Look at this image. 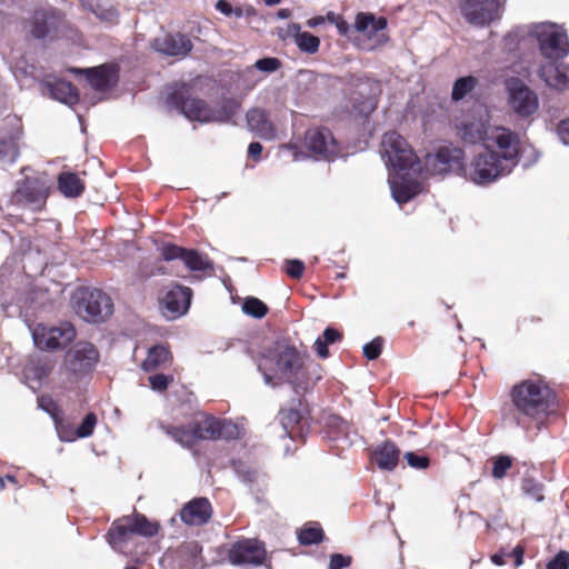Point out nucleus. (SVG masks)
<instances>
[{"label":"nucleus","instance_id":"nucleus-50","mask_svg":"<svg viewBox=\"0 0 569 569\" xmlns=\"http://www.w3.org/2000/svg\"><path fill=\"white\" fill-rule=\"evenodd\" d=\"M557 134L563 144L569 146V118L558 123Z\"/></svg>","mask_w":569,"mask_h":569},{"label":"nucleus","instance_id":"nucleus-8","mask_svg":"<svg viewBox=\"0 0 569 569\" xmlns=\"http://www.w3.org/2000/svg\"><path fill=\"white\" fill-rule=\"evenodd\" d=\"M180 109L192 121L227 122L238 112L239 104L236 101H227L222 106L212 109L203 100L187 98L181 101Z\"/></svg>","mask_w":569,"mask_h":569},{"label":"nucleus","instance_id":"nucleus-59","mask_svg":"<svg viewBox=\"0 0 569 569\" xmlns=\"http://www.w3.org/2000/svg\"><path fill=\"white\" fill-rule=\"evenodd\" d=\"M501 520V510L499 509L497 515L487 519V528H491L493 523H499Z\"/></svg>","mask_w":569,"mask_h":569},{"label":"nucleus","instance_id":"nucleus-30","mask_svg":"<svg viewBox=\"0 0 569 569\" xmlns=\"http://www.w3.org/2000/svg\"><path fill=\"white\" fill-rule=\"evenodd\" d=\"M171 362L170 351L162 345L153 346L149 349L147 358L143 360L141 368L144 371H154L167 367Z\"/></svg>","mask_w":569,"mask_h":569},{"label":"nucleus","instance_id":"nucleus-49","mask_svg":"<svg viewBox=\"0 0 569 569\" xmlns=\"http://www.w3.org/2000/svg\"><path fill=\"white\" fill-rule=\"evenodd\" d=\"M351 563V557L343 556L341 553H333L330 557L329 569H342L349 567Z\"/></svg>","mask_w":569,"mask_h":569},{"label":"nucleus","instance_id":"nucleus-37","mask_svg":"<svg viewBox=\"0 0 569 569\" xmlns=\"http://www.w3.org/2000/svg\"><path fill=\"white\" fill-rule=\"evenodd\" d=\"M18 157V143L14 137L0 139V161L12 163Z\"/></svg>","mask_w":569,"mask_h":569},{"label":"nucleus","instance_id":"nucleus-19","mask_svg":"<svg viewBox=\"0 0 569 569\" xmlns=\"http://www.w3.org/2000/svg\"><path fill=\"white\" fill-rule=\"evenodd\" d=\"M306 147L317 157L332 159L338 154L336 140L328 129H311L305 139Z\"/></svg>","mask_w":569,"mask_h":569},{"label":"nucleus","instance_id":"nucleus-6","mask_svg":"<svg viewBox=\"0 0 569 569\" xmlns=\"http://www.w3.org/2000/svg\"><path fill=\"white\" fill-rule=\"evenodd\" d=\"M72 300L76 312L86 321L99 322L112 313L110 297L99 289H79Z\"/></svg>","mask_w":569,"mask_h":569},{"label":"nucleus","instance_id":"nucleus-62","mask_svg":"<svg viewBox=\"0 0 569 569\" xmlns=\"http://www.w3.org/2000/svg\"><path fill=\"white\" fill-rule=\"evenodd\" d=\"M264 2L268 6H274V4H278L280 2V0H264Z\"/></svg>","mask_w":569,"mask_h":569},{"label":"nucleus","instance_id":"nucleus-26","mask_svg":"<svg viewBox=\"0 0 569 569\" xmlns=\"http://www.w3.org/2000/svg\"><path fill=\"white\" fill-rule=\"evenodd\" d=\"M80 72L86 74L89 84L99 92L107 91L117 81V70L112 66L102 64Z\"/></svg>","mask_w":569,"mask_h":569},{"label":"nucleus","instance_id":"nucleus-5","mask_svg":"<svg viewBox=\"0 0 569 569\" xmlns=\"http://www.w3.org/2000/svg\"><path fill=\"white\" fill-rule=\"evenodd\" d=\"M163 430L183 447H191L198 439H233L240 433L236 423L208 416L198 417L190 428L167 426Z\"/></svg>","mask_w":569,"mask_h":569},{"label":"nucleus","instance_id":"nucleus-24","mask_svg":"<svg viewBox=\"0 0 569 569\" xmlns=\"http://www.w3.org/2000/svg\"><path fill=\"white\" fill-rule=\"evenodd\" d=\"M212 513L211 505L206 498H197L188 502L181 510V520L191 526L206 523Z\"/></svg>","mask_w":569,"mask_h":569},{"label":"nucleus","instance_id":"nucleus-47","mask_svg":"<svg viewBox=\"0 0 569 569\" xmlns=\"http://www.w3.org/2000/svg\"><path fill=\"white\" fill-rule=\"evenodd\" d=\"M405 458L411 468L423 470L429 467V458L415 452H407Z\"/></svg>","mask_w":569,"mask_h":569},{"label":"nucleus","instance_id":"nucleus-38","mask_svg":"<svg viewBox=\"0 0 569 569\" xmlns=\"http://www.w3.org/2000/svg\"><path fill=\"white\" fill-rule=\"evenodd\" d=\"M521 490L526 497L536 502L543 500L542 485L530 477H527L522 480Z\"/></svg>","mask_w":569,"mask_h":569},{"label":"nucleus","instance_id":"nucleus-7","mask_svg":"<svg viewBox=\"0 0 569 569\" xmlns=\"http://www.w3.org/2000/svg\"><path fill=\"white\" fill-rule=\"evenodd\" d=\"M532 34L547 61L562 60L569 53L568 36L561 27L549 22L538 23L533 26Z\"/></svg>","mask_w":569,"mask_h":569},{"label":"nucleus","instance_id":"nucleus-40","mask_svg":"<svg viewBox=\"0 0 569 569\" xmlns=\"http://www.w3.org/2000/svg\"><path fill=\"white\" fill-rule=\"evenodd\" d=\"M512 466V458L509 456H498L493 458L492 462V477L496 479H502L507 476L508 470Z\"/></svg>","mask_w":569,"mask_h":569},{"label":"nucleus","instance_id":"nucleus-27","mask_svg":"<svg viewBox=\"0 0 569 569\" xmlns=\"http://www.w3.org/2000/svg\"><path fill=\"white\" fill-rule=\"evenodd\" d=\"M399 457L400 450L391 441H386L378 446L372 453L373 462L379 467V469L387 471H391L397 467Z\"/></svg>","mask_w":569,"mask_h":569},{"label":"nucleus","instance_id":"nucleus-4","mask_svg":"<svg viewBox=\"0 0 569 569\" xmlns=\"http://www.w3.org/2000/svg\"><path fill=\"white\" fill-rule=\"evenodd\" d=\"M513 421L527 427L532 421H540L547 416L552 393L549 387L539 379H528L516 385L511 390Z\"/></svg>","mask_w":569,"mask_h":569},{"label":"nucleus","instance_id":"nucleus-34","mask_svg":"<svg viewBox=\"0 0 569 569\" xmlns=\"http://www.w3.org/2000/svg\"><path fill=\"white\" fill-rule=\"evenodd\" d=\"M292 29L297 31L295 36L296 44L298 48L308 53H315L320 44V40L318 37L309 33V32H300L299 26L293 24Z\"/></svg>","mask_w":569,"mask_h":569},{"label":"nucleus","instance_id":"nucleus-17","mask_svg":"<svg viewBox=\"0 0 569 569\" xmlns=\"http://www.w3.org/2000/svg\"><path fill=\"white\" fill-rule=\"evenodd\" d=\"M509 102L516 113L522 117L530 116L538 110L537 94L519 79L508 82Z\"/></svg>","mask_w":569,"mask_h":569},{"label":"nucleus","instance_id":"nucleus-51","mask_svg":"<svg viewBox=\"0 0 569 569\" xmlns=\"http://www.w3.org/2000/svg\"><path fill=\"white\" fill-rule=\"evenodd\" d=\"M216 9L218 11H220L221 13L226 14V16H230L232 13H234L237 17H241L242 16V10L241 9L233 10L232 6L228 1H226V0H219L216 3Z\"/></svg>","mask_w":569,"mask_h":569},{"label":"nucleus","instance_id":"nucleus-56","mask_svg":"<svg viewBox=\"0 0 569 569\" xmlns=\"http://www.w3.org/2000/svg\"><path fill=\"white\" fill-rule=\"evenodd\" d=\"M262 152V146L259 142H251L248 147V153L251 158L258 160Z\"/></svg>","mask_w":569,"mask_h":569},{"label":"nucleus","instance_id":"nucleus-48","mask_svg":"<svg viewBox=\"0 0 569 569\" xmlns=\"http://www.w3.org/2000/svg\"><path fill=\"white\" fill-rule=\"evenodd\" d=\"M569 568V553L561 551L551 561H549L547 569H568Z\"/></svg>","mask_w":569,"mask_h":569},{"label":"nucleus","instance_id":"nucleus-29","mask_svg":"<svg viewBox=\"0 0 569 569\" xmlns=\"http://www.w3.org/2000/svg\"><path fill=\"white\" fill-rule=\"evenodd\" d=\"M328 435L332 440L341 441L343 445L349 446L357 437L356 432H351L350 426L347 421L338 416H330L326 422Z\"/></svg>","mask_w":569,"mask_h":569},{"label":"nucleus","instance_id":"nucleus-20","mask_svg":"<svg viewBox=\"0 0 569 569\" xmlns=\"http://www.w3.org/2000/svg\"><path fill=\"white\" fill-rule=\"evenodd\" d=\"M266 550L258 540H242L232 546L229 559L233 565H261Z\"/></svg>","mask_w":569,"mask_h":569},{"label":"nucleus","instance_id":"nucleus-42","mask_svg":"<svg viewBox=\"0 0 569 569\" xmlns=\"http://www.w3.org/2000/svg\"><path fill=\"white\" fill-rule=\"evenodd\" d=\"M280 416L282 426L287 431L289 428L298 425L302 418L300 411L295 408L281 410Z\"/></svg>","mask_w":569,"mask_h":569},{"label":"nucleus","instance_id":"nucleus-41","mask_svg":"<svg viewBox=\"0 0 569 569\" xmlns=\"http://www.w3.org/2000/svg\"><path fill=\"white\" fill-rule=\"evenodd\" d=\"M323 532L318 526H307L299 533V541L302 545H312L322 540Z\"/></svg>","mask_w":569,"mask_h":569},{"label":"nucleus","instance_id":"nucleus-52","mask_svg":"<svg viewBox=\"0 0 569 569\" xmlns=\"http://www.w3.org/2000/svg\"><path fill=\"white\" fill-rule=\"evenodd\" d=\"M320 338H322L328 345H331L338 341L341 338V335L333 328H327Z\"/></svg>","mask_w":569,"mask_h":569},{"label":"nucleus","instance_id":"nucleus-43","mask_svg":"<svg viewBox=\"0 0 569 569\" xmlns=\"http://www.w3.org/2000/svg\"><path fill=\"white\" fill-rule=\"evenodd\" d=\"M382 346L383 339L381 337H377L363 346V355L369 360H375L380 356L382 351Z\"/></svg>","mask_w":569,"mask_h":569},{"label":"nucleus","instance_id":"nucleus-28","mask_svg":"<svg viewBox=\"0 0 569 569\" xmlns=\"http://www.w3.org/2000/svg\"><path fill=\"white\" fill-rule=\"evenodd\" d=\"M44 88L51 98L60 102L72 106L78 101V93L70 82L64 80L47 81Z\"/></svg>","mask_w":569,"mask_h":569},{"label":"nucleus","instance_id":"nucleus-61","mask_svg":"<svg viewBox=\"0 0 569 569\" xmlns=\"http://www.w3.org/2000/svg\"><path fill=\"white\" fill-rule=\"evenodd\" d=\"M278 14H279V17H281V18H287V17H289V10H287V9H281V10L279 11V13H278Z\"/></svg>","mask_w":569,"mask_h":569},{"label":"nucleus","instance_id":"nucleus-15","mask_svg":"<svg viewBox=\"0 0 569 569\" xmlns=\"http://www.w3.org/2000/svg\"><path fill=\"white\" fill-rule=\"evenodd\" d=\"M459 9L466 21L476 27H485L499 18L497 0H460Z\"/></svg>","mask_w":569,"mask_h":569},{"label":"nucleus","instance_id":"nucleus-64","mask_svg":"<svg viewBox=\"0 0 569 569\" xmlns=\"http://www.w3.org/2000/svg\"><path fill=\"white\" fill-rule=\"evenodd\" d=\"M227 193L222 192L220 196H217V200L219 201L222 197H224Z\"/></svg>","mask_w":569,"mask_h":569},{"label":"nucleus","instance_id":"nucleus-63","mask_svg":"<svg viewBox=\"0 0 569 569\" xmlns=\"http://www.w3.org/2000/svg\"><path fill=\"white\" fill-rule=\"evenodd\" d=\"M7 479H8L9 481H11V482H14V477H12V476H7Z\"/></svg>","mask_w":569,"mask_h":569},{"label":"nucleus","instance_id":"nucleus-18","mask_svg":"<svg viewBox=\"0 0 569 569\" xmlns=\"http://www.w3.org/2000/svg\"><path fill=\"white\" fill-rule=\"evenodd\" d=\"M161 257L167 261L181 259L187 268L192 271H204L212 268V263L207 256L194 250H186L176 244L162 246Z\"/></svg>","mask_w":569,"mask_h":569},{"label":"nucleus","instance_id":"nucleus-12","mask_svg":"<svg viewBox=\"0 0 569 569\" xmlns=\"http://www.w3.org/2000/svg\"><path fill=\"white\" fill-rule=\"evenodd\" d=\"M51 180L47 176L27 178L13 194V201L33 211L41 210L47 201Z\"/></svg>","mask_w":569,"mask_h":569},{"label":"nucleus","instance_id":"nucleus-2","mask_svg":"<svg viewBox=\"0 0 569 569\" xmlns=\"http://www.w3.org/2000/svg\"><path fill=\"white\" fill-rule=\"evenodd\" d=\"M381 154L387 167L392 169L388 181L398 203H406L422 191L421 182L417 179L421 172L417 156L399 133L390 131L383 134Z\"/></svg>","mask_w":569,"mask_h":569},{"label":"nucleus","instance_id":"nucleus-58","mask_svg":"<svg viewBox=\"0 0 569 569\" xmlns=\"http://www.w3.org/2000/svg\"><path fill=\"white\" fill-rule=\"evenodd\" d=\"M508 556V553H505V552H499V553H495L492 557H491V560L493 563L498 565V566H501L503 565L506 561H505V558Z\"/></svg>","mask_w":569,"mask_h":569},{"label":"nucleus","instance_id":"nucleus-33","mask_svg":"<svg viewBox=\"0 0 569 569\" xmlns=\"http://www.w3.org/2000/svg\"><path fill=\"white\" fill-rule=\"evenodd\" d=\"M81 3L102 22L114 23L118 20V11L112 6L100 3L97 0H81Z\"/></svg>","mask_w":569,"mask_h":569},{"label":"nucleus","instance_id":"nucleus-44","mask_svg":"<svg viewBox=\"0 0 569 569\" xmlns=\"http://www.w3.org/2000/svg\"><path fill=\"white\" fill-rule=\"evenodd\" d=\"M172 381V376H166L163 373H157L149 377V383L151 388L156 391L166 390Z\"/></svg>","mask_w":569,"mask_h":569},{"label":"nucleus","instance_id":"nucleus-31","mask_svg":"<svg viewBox=\"0 0 569 569\" xmlns=\"http://www.w3.org/2000/svg\"><path fill=\"white\" fill-rule=\"evenodd\" d=\"M58 189L67 198H77L82 194L84 183L77 173L62 172L58 177Z\"/></svg>","mask_w":569,"mask_h":569},{"label":"nucleus","instance_id":"nucleus-16","mask_svg":"<svg viewBox=\"0 0 569 569\" xmlns=\"http://www.w3.org/2000/svg\"><path fill=\"white\" fill-rule=\"evenodd\" d=\"M463 151L455 147H442L435 154L426 157V170L431 174H443L449 171L463 172Z\"/></svg>","mask_w":569,"mask_h":569},{"label":"nucleus","instance_id":"nucleus-9","mask_svg":"<svg viewBox=\"0 0 569 569\" xmlns=\"http://www.w3.org/2000/svg\"><path fill=\"white\" fill-rule=\"evenodd\" d=\"M159 525L148 520L143 515L136 513L113 522L109 531V542L114 549H121L131 535L152 537L157 535Z\"/></svg>","mask_w":569,"mask_h":569},{"label":"nucleus","instance_id":"nucleus-36","mask_svg":"<svg viewBox=\"0 0 569 569\" xmlns=\"http://www.w3.org/2000/svg\"><path fill=\"white\" fill-rule=\"evenodd\" d=\"M97 425V416L94 413H88L82 423L76 429L73 437H66L60 433V438L63 441H72L76 438H87L92 435L94 427Z\"/></svg>","mask_w":569,"mask_h":569},{"label":"nucleus","instance_id":"nucleus-39","mask_svg":"<svg viewBox=\"0 0 569 569\" xmlns=\"http://www.w3.org/2000/svg\"><path fill=\"white\" fill-rule=\"evenodd\" d=\"M242 310L254 318H262L267 313L268 308L261 300L252 297L244 300Z\"/></svg>","mask_w":569,"mask_h":569},{"label":"nucleus","instance_id":"nucleus-53","mask_svg":"<svg viewBox=\"0 0 569 569\" xmlns=\"http://www.w3.org/2000/svg\"><path fill=\"white\" fill-rule=\"evenodd\" d=\"M315 348L320 358H327L329 356L328 343L322 338H317Z\"/></svg>","mask_w":569,"mask_h":569},{"label":"nucleus","instance_id":"nucleus-35","mask_svg":"<svg viewBox=\"0 0 569 569\" xmlns=\"http://www.w3.org/2000/svg\"><path fill=\"white\" fill-rule=\"evenodd\" d=\"M478 80L472 76L459 78L452 88V100L459 101L466 98L477 86Z\"/></svg>","mask_w":569,"mask_h":569},{"label":"nucleus","instance_id":"nucleus-1","mask_svg":"<svg viewBox=\"0 0 569 569\" xmlns=\"http://www.w3.org/2000/svg\"><path fill=\"white\" fill-rule=\"evenodd\" d=\"M518 154L517 137L506 128H497L485 140L483 150L463 166V177L475 184H489L511 172Z\"/></svg>","mask_w":569,"mask_h":569},{"label":"nucleus","instance_id":"nucleus-10","mask_svg":"<svg viewBox=\"0 0 569 569\" xmlns=\"http://www.w3.org/2000/svg\"><path fill=\"white\" fill-rule=\"evenodd\" d=\"M498 127L489 126V112L482 104H477L475 109L465 114L457 123L458 134L465 142L477 143L485 140Z\"/></svg>","mask_w":569,"mask_h":569},{"label":"nucleus","instance_id":"nucleus-21","mask_svg":"<svg viewBox=\"0 0 569 569\" xmlns=\"http://www.w3.org/2000/svg\"><path fill=\"white\" fill-rule=\"evenodd\" d=\"M545 83L556 90L563 91L569 88V66L560 60H549L538 70Z\"/></svg>","mask_w":569,"mask_h":569},{"label":"nucleus","instance_id":"nucleus-45","mask_svg":"<svg viewBox=\"0 0 569 569\" xmlns=\"http://www.w3.org/2000/svg\"><path fill=\"white\" fill-rule=\"evenodd\" d=\"M303 270L305 263L301 260L290 259L286 261L284 271L289 277L299 279L302 277Z\"/></svg>","mask_w":569,"mask_h":569},{"label":"nucleus","instance_id":"nucleus-13","mask_svg":"<svg viewBox=\"0 0 569 569\" xmlns=\"http://www.w3.org/2000/svg\"><path fill=\"white\" fill-rule=\"evenodd\" d=\"M99 360L96 347L86 341L77 342L64 357V369L74 378L91 372Z\"/></svg>","mask_w":569,"mask_h":569},{"label":"nucleus","instance_id":"nucleus-57","mask_svg":"<svg viewBox=\"0 0 569 569\" xmlns=\"http://www.w3.org/2000/svg\"><path fill=\"white\" fill-rule=\"evenodd\" d=\"M238 473L240 475L241 479L243 481H246V482H253L257 479V477H258V473L254 470H241V469H239Z\"/></svg>","mask_w":569,"mask_h":569},{"label":"nucleus","instance_id":"nucleus-3","mask_svg":"<svg viewBox=\"0 0 569 569\" xmlns=\"http://www.w3.org/2000/svg\"><path fill=\"white\" fill-rule=\"evenodd\" d=\"M257 366L268 386L289 383L296 389H306L307 356L286 341L266 348Z\"/></svg>","mask_w":569,"mask_h":569},{"label":"nucleus","instance_id":"nucleus-25","mask_svg":"<svg viewBox=\"0 0 569 569\" xmlns=\"http://www.w3.org/2000/svg\"><path fill=\"white\" fill-rule=\"evenodd\" d=\"M247 124L250 131L263 139L272 140L277 130L263 109L254 108L247 112Z\"/></svg>","mask_w":569,"mask_h":569},{"label":"nucleus","instance_id":"nucleus-55","mask_svg":"<svg viewBox=\"0 0 569 569\" xmlns=\"http://www.w3.org/2000/svg\"><path fill=\"white\" fill-rule=\"evenodd\" d=\"M508 556L513 557L516 567H519L523 561V548L518 545L510 553H508Z\"/></svg>","mask_w":569,"mask_h":569},{"label":"nucleus","instance_id":"nucleus-22","mask_svg":"<svg viewBox=\"0 0 569 569\" xmlns=\"http://www.w3.org/2000/svg\"><path fill=\"white\" fill-rule=\"evenodd\" d=\"M191 290L187 287L174 286L163 299V313L170 319L184 315L190 306Z\"/></svg>","mask_w":569,"mask_h":569},{"label":"nucleus","instance_id":"nucleus-23","mask_svg":"<svg viewBox=\"0 0 569 569\" xmlns=\"http://www.w3.org/2000/svg\"><path fill=\"white\" fill-rule=\"evenodd\" d=\"M152 47L167 56H186L192 49L191 41L180 33L158 37Z\"/></svg>","mask_w":569,"mask_h":569},{"label":"nucleus","instance_id":"nucleus-14","mask_svg":"<svg viewBox=\"0 0 569 569\" xmlns=\"http://www.w3.org/2000/svg\"><path fill=\"white\" fill-rule=\"evenodd\" d=\"M32 337L34 345L41 350H54L64 347L76 337V330L70 323H62L59 327H47L38 325Z\"/></svg>","mask_w":569,"mask_h":569},{"label":"nucleus","instance_id":"nucleus-60","mask_svg":"<svg viewBox=\"0 0 569 569\" xmlns=\"http://www.w3.org/2000/svg\"><path fill=\"white\" fill-rule=\"evenodd\" d=\"M325 21L322 17H315L308 21L309 27H317L318 24H321Z\"/></svg>","mask_w":569,"mask_h":569},{"label":"nucleus","instance_id":"nucleus-54","mask_svg":"<svg viewBox=\"0 0 569 569\" xmlns=\"http://www.w3.org/2000/svg\"><path fill=\"white\" fill-rule=\"evenodd\" d=\"M52 369V366L47 361L44 360L43 362H39V367H37L34 369V376L38 378V379H41L46 376L49 375V372L51 371Z\"/></svg>","mask_w":569,"mask_h":569},{"label":"nucleus","instance_id":"nucleus-46","mask_svg":"<svg viewBox=\"0 0 569 569\" xmlns=\"http://www.w3.org/2000/svg\"><path fill=\"white\" fill-rule=\"evenodd\" d=\"M253 68L262 72L271 73L280 68V61L277 58H263L257 60Z\"/></svg>","mask_w":569,"mask_h":569},{"label":"nucleus","instance_id":"nucleus-11","mask_svg":"<svg viewBox=\"0 0 569 569\" xmlns=\"http://www.w3.org/2000/svg\"><path fill=\"white\" fill-rule=\"evenodd\" d=\"M28 28L29 32L37 39L53 40L66 36L69 26L58 10L50 8L37 10Z\"/></svg>","mask_w":569,"mask_h":569},{"label":"nucleus","instance_id":"nucleus-32","mask_svg":"<svg viewBox=\"0 0 569 569\" xmlns=\"http://www.w3.org/2000/svg\"><path fill=\"white\" fill-rule=\"evenodd\" d=\"M355 26L358 31L372 36L387 27V19L383 17L376 18L372 13L361 12L357 16Z\"/></svg>","mask_w":569,"mask_h":569}]
</instances>
